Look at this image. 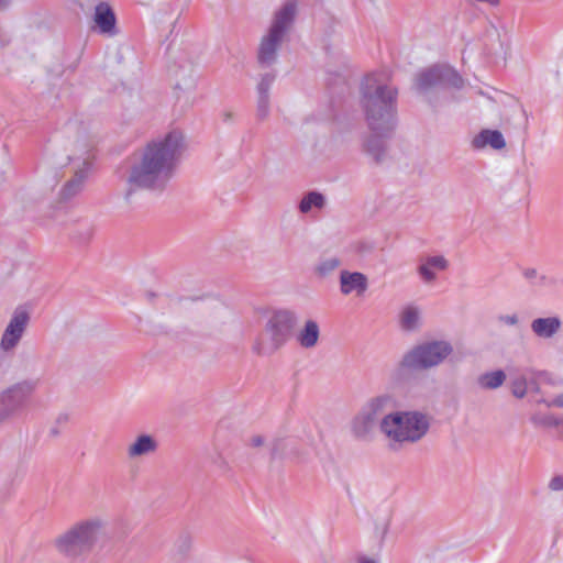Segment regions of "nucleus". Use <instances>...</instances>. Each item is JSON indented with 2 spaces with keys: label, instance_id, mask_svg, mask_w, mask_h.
Wrapping results in <instances>:
<instances>
[{
  "label": "nucleus",
  "instance_id": "1",
  "mask_svg": "<svg viewBox=\"0 0 563 563\" xmlns=\"http://www.w3.org/2000/svg\"><path fill=\"white\" fill-rule=\"evenodd\" d=\"M397 89L389 85L385 73L367 75L361 85L360 103L372 134L364 142L365 152L375 163H382L385 139L396 124Z\"/></svg>",
  "mask_w": 563,
  "mask_h": 563
},
{
  "label": "nucleus",
  "instance_id": "2",
  "mask_svg": "<svg viewBox=\"0 0 563 563\" xmlns=\"http://www.w3.org/2000/svg\"><path fill=\"white\" fill-rule=\"evenodd\" d=\"M184 148L183 135L172 131L148 142L135 156L128 175L131 188L161 191L175 174Z\"/></svg>",
  "mask_w": 563,
  "mask_h": 563
},
{
  "label": "nucleus",
  "instance_id": "3",
  "mask_svg": "<svg viewBox=\"0 0 563 563\" xmlns=\"http://www.w3.org/2000/svg\"><path fill=\"white\" fill-rule=\"evenodd\" d=\"M430 416L421 410H400L399 401L395 396V406L386 411L379 420V432L387 440L391 450H399L406 445L421 441L429 432Z\"/></svg>",
  "mask_w": 563,
  "mask_h": 563
},
{
  "label": "nucleus",
  "instance_id": "4",
  "mask_svg": "<svg viewBox=\"0 0 563 563\" xmlns=\"http://www.w3.org/2000/svg\"><path fill=\"white\" fill-rule=\"evenodd\" d=\"M104 528L100 517L79 520L54 540V547L64 556L76 559L93 549Z\"/></svg>",
  "mask_w": 563,
  "mask_h": 563
},
{
  "label": "nucleus",
  "instance_id": "5",
  "mask_svg": "<svg viewBox=\"0 0 563 563\" xmlns=\"http://www.w3.org/2000/svg\"><path fill=\"white\" fill-rule=\"evenodd\" d=\"M395 406V395L382 393L368 398L349 423L351 435L357 441H369L374 438L379 420L386 411Z\"/></svg>",
  "mask_w": 563,
  "mask_h": 563
},
{
  "label": "nucleus",
  "instance_id": "6",
  "mask_svg": "<svg viewBox=\"0 0 563 563\" xmlns=\"http://www.w3.org/2000/svg\"><path fill=\"white\" fill-rule=\"evenodd\" d=\"M296 323L297 316L290 310L273 312L255 341L253 351L257 355H272L288 341Z\"/></svg>",
  "mask_w": 563,
  "mask_h": 563
},
{
  "label": "nucleus",
  "instance_id": "7",
  "mask_svg": "<svg viewBox=\"0 0 563 563\" xmlns=\"http://www.w3.org/2000/svg\"><path fill=\"white\" fill-rule=\"evenodd\" d=\"M295 14L296 3L292 1L286 2L275 13L273 22L258 46L257 60L261 66L268 67L275 63L277 51L294 21Z\"/></svg>",
  "mask_w": 563,
  "mask_h": 563
},
{
  "label": "nucleus",
  "instance_id": "8",
  "mask_svg": "<svg viewBox=\"0 0 563 563\" xmlns=\"http://www.w3.org/2000/svg\"><path fill=\"white\" fill-rule=\"evenodd\" d=\"M93 157V144L89 140L80 137L74 142L68 156L74 176L60 189L63 199H71L82 191Z\"/></svg>",
  "mask_w": 563,
  "mask_h": 563
},
{
  "label": "nucleus",
  "instance_id": "9",
  "mask_svg": "<svg viewBox=\"0 0 563 563\" xmlns=\"http://www.w3.org/2000/svg\"><path fill=\"white\" fill-rule=\"evenodd\" d=\"M453 352L446 341L424 342L407 352L399 366L405 371H424L440 365Z\"/></svg>",
  "mask_w": 563,
  "mask_h": 563
},
{
  "label": "nucleus",
  "instance_id": "10",
  "mask_svg": "<svg viewBox=\"0 0 563 563\" xmlns=\"http://www.w3.org/2000/svg\"><path fill=\"white\" fill-rule=\"evenodd\" d=\"M35 388V380H22L0 394V424L27 404Z\"/></svg>",
  "mask_w": 563,
  "mask_h": 563
},
{
  "label": "nucleus",
  "instance_id": "11",
  "mask_svg": "<svg viewBox=\"0 0 563 563\" xmlns=\"http://www.w3.org/2000/svg\"><path fill=\"white\" fill-rule=\"evenodd\" d=\"M415 85L421 92L438 87H453L460 89L463 86V79L450 66L437 65L420 71L416 77Z\"/></svg>",
  "mask_w": 563,
  "mask_h": 563
},
{
  "label": "nucleus",
  "instance_id": "12",
  "mask_svg": "<svg viewBox=\"0 0 563 563\" xmlns=\"http://www.w3.org/2000/svg\"><path fill=\"white\" fill-rule=\"evenodd\" d=\"M29 321L30 314L24 308L19 307L13 311L0 340V349L2 351H11L19 344Z\"/></svg>",
  "mask_w": 563,
  "mask_h": 563
},
{
  "label": "nucleus",
  "instance_id": "13",
  "mask_svg": "<svg viewBox=\"0 0 563 563\" xmlns=\"http://www.w3.org/2000/svg\"><path fill=\"white\" fill-rule=\"evenodd\" d=\"M340 292L343 296L355 294L362 296L368 287V279L365 274L361 272H351L342 269L339 276Z\"/></svg>",
  "mask_w": 563,
  "mask_h": 563
},
{
  "label": "nucleus",
  "instance_id": "14",
  "mask_svg": "<svg viewBox=\"0 0 563 563\" xmlns=\"http://www.w3.org/2000/svg\"><path fill=\"white\" fill-rule=\"evenodd\" d=\"M486 146L492 147L493 150H503L506 147V141L504 135L498 130H482L474 139L472 140V147L475 150H483Z\"/></svg>",
  "mask_w": 563,
  "mask_h": 563
},
{
  "label": "nucleus",
  "instance_id": "15",
  "mask_svg": "<svg viewBox=\"0 0 563 563\" xmlns=\"http://www.w3.org/2000/svg\"><path fill=\"white\" fill-rule=\"evenodd\" d=\"M158 443L153 435L140 434L129 444L126 454L130 459L145 456L156 452Z\"/></svg>",
  "mask_w": 563,
  "mask_h": 563
},
{
  "label": "nucleus",
  "instance_id": "16",
  "mask_svg": "<svg viewBox=\"0 0 563 563\" xmlns=\"http://www.w3.org/2000/svg\"><path fill=\"white\" fill-rule=\"evenodd\" d=\"M95 23L103 34H115V15L107 3H99L95 10Z\"/></svg>",
  "mask_w": 563,
  "mask_h": 563
},
{
  "label": "nucleus",
  "instance_id": "17",
  "mask_svg": "<svg viewBox=\"0 0 563 563\" xmlns=\"http://www.w3.org/2000/svg\"><path fill=\"white\" fill-rule=\"evenodd\" d=\"M448 261L442 255L429 256L419 265L418 273L426 283H431L437 278L435 272L445 271Z\"/></svg>",
  "mask_w": 563,
  "mask_h": 563
},
{
  "label": "nucleus",
  "instance_id": "18",
  "mask_svg": "<svg viewBox=\"0 0 563 563\" xmlns=\"http://www.w3.org/2000/svg\"><path fill=\"white\" fill-rule=\"evenodd\" d=\"M320 338V328L317 321L307 320L303 327L297 332L296 341L303 349L317 346Z\"/></svg>",
  "mask_w": 563,
  "mask_h": 563
},
{
  "label": "nucleus",
  "instance_id": "19",
  "mask_svg": "<svg viewBox=\"0 0 563 563\" xmlns=\"http://www.w3.org/2000/svg\"><path fill=\"white\" fill-rule=\"evenodd\" d=\"M561 325L558 317L537 318L531 322V330L539 338L550 339L559 332Z\"/></svg>",
  "mask_w": 563,
  "mask_h": 563
},
{
  "label": "nucleus",
  "instance_id": "20",
  "mask_svg": "<svg viewBox=\"0 0 563 563\" xmlns=\"http://www.w3.org/2000/svg\"><path fill=\"white\" fill-rule=\"evenodd\" d=\"M327 205V198L319 191H309L299 202L298 209L301 213L307 214L312 210H322Z\"/></svg>",
  "mask_w": 563,
  "mask_h": 563
},
{
  "label": "nucleus",
  "instance_id": "21",
  "mask_svg": "<svg viewBox=\"0 0 563 563\" xmlns=\"http://www.w3.org/2000/svg\"><path fill=\"white\" fill-rule=\"evenodd\" d=\"M421 311L417 306L404 307L399 316L400 327L405 331H413L419 328Z\"/></svg>",
  "mask_w": 563,
  "mask_h": 563
},
{
  "label": "nucleus",
  "instance_id": "22",
  "mask_svg": "<svg viewBox=\"0 0 563 563\" xmlns=\"http://www.w3.org/2000/svg\"><path fill=\"white\" fill-rule=\"evenodd\" d=\"M506 380V374L501 369L487 372L478 376L477 384L482 389H497Z\"/></svg>",
  "mask_w": 563,
  "mask_h": 563
},
{
  "label": "nucleus",
  "instance_id": "23",
  "mask_svg": "<svg viewBox=\"0 0 563 563\" xmlns=\"http://www.w3.org/2000/svg\"><path fill=\"white\" fill-rule=\"evenodd\" d=\"M194 65L191 63H188L186 67L176 69L175 70V77L177 78L176 87L177 88H191L195 85L194 79Z\"/></svg>",
  "mask_w": 563,
  "mask_h": 563
},
{
  "label": "nucleus",
  "instance_id": "24",
  "mask_svg": "<svg viewBox=\"0 0 563 563\" xmlns=\"http://www.w3.org/2000/svg\"><path fill=\"white\" fill-rule=\"evenodd\" d=\"M341 266L340 258L327 257L319 261V263L314 266V273L317 276L324 278L332 274L336 268Z\"/></svg>",
  "mask_w": 563,
  "mask_h": 563
},
{
  "label": "nucleus",
  "instance_id": "25",
  "mask_svg": "<svg viewBox=\"0 0 563 563\" xmlns=\"http://www.w3.org/2000/svg\"><path fill=\"white\" fill-rule=\"evenodd\" d=\"M511 391L517 398H523L527 395V379L525 376H518L511 380Z\"/></svg>",
  "mask_w": 563,
  "mask_h": 563
},
{
  "label": "nucleus",
  "instance_id": "26",
  "mask_svg": "<svg viewBox=\"0 0 563 563\" xmlns=\"http://www.w3.org/2000/svg\"><path fill=\"white\" fill-rule=\"evenodd\" d=\"M269 114V96H258L256 117L260 121H264Z\"/></svg>",
  "mask_w": 563,
  "mask_h": 563
},
{
  "label": "nucleus",
  "instance_id": "27",
  "mask_svg": "<svg viewBox=\"0 0 563 563\" xmlns=\"http://www.w3.org/2000/svg\"><path fill=\"white\" fill-rule=\"evenodd\" d=\"M275 80V75L267 73L261 77V80L257 85V93L258 96H269V89Z\"/></svg>",
  "mask_w": 563,
  "mask_h": 563
},
{
  "label": "nucleus",
  "instance_id": "28",
  "mask_svg": "<svg viewBox=\"0 0 563 563\" xmlns=\"http://www.w3.org/2000/svg\"><path fill=\"white\" fill-rule=\"evenodd\" d=\"M549 488L553 492L563 490V476L558 475L549 482Z\"/></svg>",
  "mask_w": 563,
  "mask_h": 563
},
{
  "label": "nucleus",
  "instance_id": "29",
  "mask_svg": "<svg viewBox=\"0 0 563 563\" xmlns=\"http://www.w3.org/2000/svg\"><path fill=\"white\" fill-rule=\"evenodd\" d=\"M498 320H499V322H501L506 325H516L519 321L518 316L516 313L499 316Z\"/></svg>",
  "mask_w": 563,
  "mask_h": 563
},
{
  "label": "nucleus",
  "instance_id": "30",
  "mask_svg": "<svg viewBox=\"0 0 563 563\" xmlns=\"http://www.w3.org/2000/svg\"><path fill=\"white\" fill-rule=\"evenodd\" d=\"M522 274H523L525 278H527L529 280L539 278L540 283H543V280L545 279L544 276H539L536 268H526Z\"/></svg>",
  "mask_w": 563,
  "mask_h": 563
},
{
  "label": "nucleus",
  "instance_id": "31",
  "mask_svg": "<svg viewBox=\"0 0 563 563\" xmlns=\"http://www.w3.org/2000/svg\"><path fill=\"white\" fill-rule=\"evenodd\" d=\"M265 443V438L261 434L252 435L249 440V444L253 448H260Z\"/></svg>",
  "mask_w": 563,
  "mask_h": 563
},
{
  "label": "nucleus",
  "instance_id": "32",
  "mask_svg": "<svg viewBox=\"0 0 563 563\" xmlns=\"http://www.w3.org/2000/svg\"><path fill=\"white\" fill-rule=\"evenodd\" d=\"M553 405H554V406H556V407H562V408H563V394H562V395L556 396V397L553 399Z\"/></svg>",
  "mask_w": 563,
  "mask_h": 563
},
{
  "label": "nucleus",
  "instance_id": "33",
  "mask_svg": "<svg viewBox=\"0 0 563 563\" xmlns=\"http://www.w3.org/2000/svg\"><path fill=\"white\" fill-rule=\"evenodd\" d=\"M357 563H378L376 560L362 556L357 560Z\"/></svg>",
  "mask_w": 563,
  "mask_h": 563
},
{
  "label": "nucleus",
  "instance_id": "34",
  "mask_svg": "<svg viewBox=\"0 0 563 563\" xmlns=\"http://www.w3.org/2000/svg\"><path fill=\"white\" fill-rule=\"evenodd\" d=\"M11 4V0H0V10L7 9Z\"/></svg>",
  "mask_w": 563,
  "mask_h": 563
},
{
  "label": "nucleus",
  "instance_id": "35",
  "mask_svg": "<svg viewBox=\"0 0 563 563\" xmlns=\"http://www.w3.org/2000/svg\"><path fill=\"white\" fill-rule=\"evenodd\" d=\"M231 119H232V113L231 112L223 113V120L224 121H230Z\"/></svg>",
  "mask_w": 563,
  "mask_h": 563
},
{
  "label": "nucleus",
  "instance_id": "36",
  "mask_svg": "<svg viewBox=\"0 0 563 563\" xmlns=\"http://www.w3.org/2000/svg\"><path fill=\"white\" fill-rule=\"evenodd\" d=\"M91 234H92V232H91V230L89 229V230L87 231V234H86V240H89V239L91 238Z\"/></svg>",
  "mask_w": 563,
  "mask_h": 563
}]
</instances>
